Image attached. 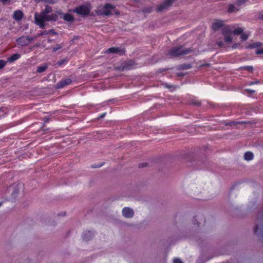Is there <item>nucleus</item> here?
<instances>
[{"label": "nucleus", "mask_w": 263, "mask_h": 263, "mask_svg": "<svg viewBox=\"0 0 263 263\" xmlns=\"http://www.w3.org/2000/svg\"><path fill=\"white\" fill-rule=\"evenodd\" d=\"M52 8L49 6H46L45 9L40 13H35L34 14L35 23L41 28L44 29L46 26V22L55 21L58 20L57 12L52 13Z\"/></svg>", "instance_id": "nucleus-1"}, {"label": "nucleus", "mask_w": 263, "mask_h": 263, "mask_svg": "<svg viewBox=\"0 0 263 263\" xmlns=\"http://www.w3.org/2000/svg\"><path fill=\"white\" fill-rule=\"evenodd\" d=\"M115 10V6L110 4H106L104 6H100L95 10L98 15H109Z\"/></svg>", "instance_id": "nucleus-2"}, {"label": "nucleus", "mask_w": 263, "mask_h": 263, "mask_svg": "<svg viewBox=\"0 0 263 263\" xmlns=\"http://www.w3.org/2000/svg\"><path fill=\"white\" fill-rule=\"evenodd\" d=\"M193 51L192 48L184 49L183 47H174L168 51V54L172 57H177L181 55H186Z\"/></svg>", "instance_id": "nucleus-3"}, {"label": "nucleus", "mask_w": 263, "mask_h": 263, "mask_svg": "<svg viewBox=\"0 0 263 263\" xmlns=\"http://www.w3.org/2000/svg\"><path fill=\"white\" fill-rule=\"evenodd\" d=\"M176 0H163V1L157 6V12H162L167 10L170 7H172L173 4Z\"/></svg>", "instance_id": "nucleus-4"}, {"label": "nucleus", "mask_w": 263, "mask_h": 263, "mask_svg": "<svg viewBox=\"0 0 263 263\" xmlns=\"http://www.w3.org/2000/svg\"><path fill=\"white\" fill-rule=\"evenodd\" d=\"M221 34L224 36V40L227 43H231L233 40L232 36V30L229 26H226L222 28Z\"/></svg>", "instance_id": "nucleus-5"}, {"label": "nucleus", "mask_w": 263, "mask_h": 263, "mask_svg": "<svg viewBox=\"0 0 263 263\" xmlns=\"http://www.w3.org/2000/svg\"><path fill=\"white\" fill-rule=\"evenodd\" d=\"M90 11V9L87 6L81 5L69 11L75 12L80 15H88L89 14Z\"/></svg>", "instance_id": "nucleus-6"}, {"label": "nucleus", "mask_w": 263, "mask_h": 263, "mask_svg": "<svg viewBox=\"0 0 263 263\" xmlns=\"http://www.w3.org/2000/svg\"><path fill=\"white\" fill-rule=\"evenodd\" d=\"M33 40L32 37H29L27 36H22L16 40V42L18 45L21 46H26L29 45Z\"/></svg>", "instance_id": "nucleus-7"}, {"label": "nucleus", "mask_w": 263, "mask_h": 263, "mask_svg": "<svg viewBox=\"0 0 263 263\" xmlns=\"http://www.w3.org/2000/svg\"><path fill=\"white\" fill-rule=\"evenodd\" d=\"M122 214L124 217L131 218L134 215V211L132 208L125 207L122 209Z\"/></svg>", "instance_id": "nucleus-8"}, {"label": "nucleus", "mask_w": 263, "mask_h": 263, "mask_svg": "<svg viewBox=\"0 0 263 263\" xmlns=\"http://www.w3.org/2000/svg\"><path fill=\"white\" fill-rule=\"evenodd\" d=\"M105 53H116L122 55L124 53V50L120 48L114 47L107 49L105 51Z\"/></svg>", "instance_id": "nucleus-9"}, {"label": "nucleus", "mask_w": 263, "mask_h": 263, "mask_svg": "<svg viewBox=\"0 0 263 263\" xmlns=\"http://www.w3.org/2000/svg\"><path fill=\"white\" fill-rule=\"evenodd\" d=\"M57 14L61 15L62 17L67 22H73L74 21L73 16L69 13L64 14L60 11L57 12Z\"/></svg>", "instance_id": "nucleus-10"}, {"label": "nucleus", "mask_w": 263, "mask_h": 263, "mask_svg": "<svg viewBox=\"0 0 263 263\" xmlns=\"http://www.w3.org/2000/svg\"><path fill=\"white\" fill-rule=\"evenodd\" d=\"M254 233L260 238L263 239V226L257 225L254 228Z\"/></svg>", "instance_id": "nucleus-11"}, {"label": "nucleus", "mask_w": 263, "mask_h": 263, "mask_svg": "<svg viewBox=\"0 0 263 263\" xmlns=\"http://www.w3.org/2000/svg\"><path fill=\"white\" fill-rule=\"evenodd\" d=\"M23 16L24 14L21 10L15 11L13 14V18L17 22L20 21L23 18Z\"/></svg>", "instance_id": "nucleus-12"}, {"label": "nucleus", "mask_w": 263, "mask_h": 263, "mask_svg": "<svg viewBox=\"0 0 263 263\" xmlns=\"http://www.w3.org/2000/svg\"><path fill=\"white\" fill-rule=\"evenodd\" d=\"M226 26H224L223 23L222 21H216L212 24V27L214 30H218L219 28H221V29L226 27Z\"/></svg>", "instance_id": "nucleus-13"}, {"label": "nucleus", "mask_w": 263, "mask_h": 263, "mask_svg": "<svg viewBox=\"0 0 263 263\" xmlns=\"http://www.w3.org/2000/svg\"><path fill=\"white\" fill-rule=\"evenodd\" d=\"M71 83V80L70 79H66L64 80L61 81L57 85V88H61L64 86L70 84Z\"/></svg>", "instance_id": "nucleus-14"}, {"label": "nucleus", "mask_w": 263, "mask_h": 263, "mask_svg": "<svg viewBox=\"0 0 263 263\" xmlns=\"http://www.w3.org/2000/svg\"><path fill=\"white\" fill-rule=\"evenodd\" d=\"M262 45V44L260 42H255L246 46L247 48H255L258 47H260Z\"/></svg>", "instance_id": "nucleus-15"}, {"label": "nucleus", "mask_w": 263, "mask_h": 263, "mask_svg": "<svg viewBox=\"0 0 263 263\" xmlns=\"http://www.w3.org/2000/svg\"><path fill=\"white\" fill-rule=\"evenodd\" d=\"M20 57H21L20 54H19L18 53H15V54H13L10 58H9L8 59V62L12 63V62H13L17 60V59H18Z\"/></svg>", "instance_id": "nucleus-16"}, {"label": "nucleus", "mask_w": 263, "mask_h": 263, "mask_svg": "<svg viewBox=\"0 0 263 263\" xmlns=\"http://www.w3.org/2000/svg\"><path fill=\"white\" fill-rule=\"evenodd\" d=\"M245 159L248 161L251 160L253 158V154L252 152H248L245 154Z\"/></svg>", "instance_id": "nucleus-17"}, {"label": "nucleus", "mask_w": 263, "mask_h": 263, "mask_svg": "<svg viewBox=\"0 0 263 263\" xmlns=\"http://www.w3.org/2000/svg\"><path fill=\"white\" fill-rule=\"evenodd\" d=\"M243 31V29L242 28L238 27L233 31H232V34L233 33L234 35H239L242 33Z\"/></svg>", "instance_id": "nucleus-18"}, {"label": "nucleus", "mask_w": 263, "mask_h": 263, "mask_svg": "<svg viewBox=\"0 0 263 263\" xmlns=\"http://www.w3.org/2000/svg\"><path fill=\"white\" fill-rule=\"evenodd\" d=\"M64 46V44H57L54 45V46L52 48L53 52H56L57 51L62 49V48Z\"/></svg>", "instance_id": "nucleus-19"}, {"label": "nucleus", "mask_w": 263, "mask_h": 263, "mask_svg": "<svg viewBox=\"0 0 263 263\" xmlns=\"http://www.w3.org/2000/svg\"><path fill=\"white\" fill-rule=\"evenodd\" d=\"M239 10L238 8H236L234 5H230L228 7V11L229 12H232L237 11Z\"/></svg>", "instance_id": "nucleus-20"}, {"label": "nucleus", "mask_w": 263, "mask_h": 263, "mask_svg": "<svg viewBox=\"0 0 263 263\" xmlns=\"http://www.w3.org/2000/svg\"><path fill=\"white\" fill-rule=\"evenodd\" d=\"M47 68V66L46 65L41 66L37 67L36 71L38 73H42L45 71Z\"/></svg>", "instance_id": "nucleus-21"}, {"label": "nucleus", "mask_w": 263, "mask_h": 263, "mask_svg": "<svg viewBox=\"0 0 263 263\" xmlns=\"http://www.w3.org/2000/svg\"><path fill=\"white\" fill-rule=\"evenodd\" d=\"M91 233L89 231L86 232L83 235V239L85 240H88L91 237Z\"/></svg>", "instance_id": "nucleus-22"}, {"label": "nucleus", "mask_w": 263, "mask_h": 263, "mask_svg": "<svg viewBox=\"0 0 263 263\" xmlns=\"http://www.w3.org/2000/svg\"><path fill=\"white\" fill-rule=\"evenodd\" d=\"M142 11L144 13H149L152 12L153 8L150 7L144 8Z\"/></svg>", "instance_id": "nucleus-23"}, {"label": "nucleus", "mask_w": 263, "mask_h": 263, "mask_svg": "<svg viewBox=\"0 0 263 263\" xmlns=\"http://www.w3.org/2000/svg\"><path fill=\"white\" fill-rule=\"evenodd\" d=\"M192 67V66L190 64H185L180 66V69H188Z\"/></svg>", "instance_id": "nucleus-24"}, {"label": "nucleus", "mask_w": 263, "mask_h": 263, "mask_svg": "<svg viewBox=\"0 0 263 263\" xmlns=\"http://www.w3.org/2000/svg\"><path fill=\"white\" fill-rule=\"evenodd\" d=\"M239 69H244L250 72H252L253 70V67L252 66L241 67L239 68Z\"/></svg>", "instance_id": "nucleus-25"}, {"label": "nucleus", "mask_w": 263, "mask_h": 263, "mask_svg": "<svg viewBox=\"0 0 263 263\" xmlns=\"http://www.w3.org/2000/svg\"><path fill=\"white\" fill-rule=\"evenodd\" d=\"M191 104L196 106H199L201 104L200 102L196 100H191Z\"/></svg>", "instance_id": "nucleus-26"}, {"label": "nucleus", "mask_w": 263, "mask_h": 263, "mask_svg": "<svg viewBox=\"0 0 263 263\" xmlns=\"http://www.w3.org/2000/svg\"><path fill=\"white\" fill-rule=\"evenodd\" d=\"M240 35H241L240 37H241V40L243 41H246L249 37V35L248 34L244 33L243 32Z\"/></svg>", "instance_id": "nucleus-27"}, {"label": "nucleus", "mask_w": 263, "mask_h": 263, "mask_svg": "<svg viewBox=\"0 0 263 263\" xmlns=\"http://www.w3.org/2000/svg\"><path fill=\"white\" fill-rule=\"evenodd\" d=\"M6 64V62L4 60H0V69L3 68Z\"/></svg>", "instance_id": "nucleus-28"}, {"label": "nucleus", "mask_w": 263, "mask_h": 263, "mask_svg": "<svg viewBox=\"0 0 263 263\" xmlns=\"http://www.w3.org/2000/svg\"><path fill=\"white\" fill-rule=\"evenodd\" d=\"M258 219H259L260 221H263V208L260 211L259 216H258Z\"/></svg>", "instance_id": "nucleus-29"}, {"label": "nucleus", "mask_w": 263, "mask_h": 263, "mask_svg": "<svg viewBox=\"0 0 263 263\" xmlns=\"http://www.w3.org/2000/svg\"><path fill=\"white\" fill-rule=\"evenodd\" d=\"M248 0H237L236 2V4L238 6H240L245 4Z\"/></svg>", "instance_id": "nucleus-30"}, {"label": "nucleus", "mask_w": 263, "mask_h": 263, "mask_svg": "<svg viewBox=\"0 0 263 263\" xmlns=\"http://www.w3.org/2000/svg\"><path fill=\"white\" fill-rule=\"evenodd\" d=\"M66 60L65 59L61 60H60V61L58 62L57 64L59 66H61L62 64H64L66 62Z\"/></svg>", "instance_id": "nucleus-31"}, {"label": "nucleus", "mask_w": 263, "mask_h": 263, "mask_svg": "<svg viewBox=\"0 0 263 263\" xmlns=\"http://www.w3.org/2000/svg\"><path fill=\"white\" fill-rule=\"evenodd\" d=\"M217 44L218 45V47L220 48L223 47V43L221 41H217Z\"/></svg>", "instance_id": "nucleus-32"}, {"label": "nucleus", "mask_w": 263, "mask_h": 263, "mask_svg": "<svg viewBox=\"0 0 263 263\" xmlns=\"http://www.w3.org/2000/svg\"><path fill=\"white\" fill-rule=\"evenodd\" d=\"M44 2L50 3V4H54L57 3V0H44Z\"/></svg>", "instance_id": "nucleus-33"}, {"label": "nucleus", "mask_w": 263, "mask_h": 263, "mask_svg": "<svg viewBox=\"0 0 263 263\" xmlns=\"http://www.w3.org/2000/svg\"><path fill=\"white\" fill-rule=\"evenodd\" d=\"M256 53L257 54H262L263 53V49H257V50H256Z\"/></svg>", "instance_id": "nucleus-34"}, {"label": "nucleus", "mask_w": 263, "mask_h": 263, "mask_svg": "<svg viewBox=\"0 0 263 263\" xmlns=\"http://www.w3.org/2000/svg\"><path fill=\"white\" fill-rule=\"evenodd\" d=\"M174 263H183L181 260L178 258L174 260Z\"/></svg>", "instance_id": "nucleus-35"}, {"label": "nucleus", "mask_w": 263, "mask_h": 263, "mask_svg": "<svg viewBox=\"0 0 263 263\" xmlns=\"http://www.w3.org/2000/svg\"><path fill=\"white\" fill-rule=\"evenodd\" d=\"M49 33H51L54 35H57V33L55 32L53 29H51L49 30Z\"/></svg>", "instance_id": "nucleus-36"}, {"label": "nucleus", "mask_w": 263, "mask_h": 263, "mask_svg": "<svg viewBox=\"0 0 263 263\" xmlns=\"http://www.w3.org/2000/svg\"><path fill=\"white\" fill-rule=\"evenodd\" d=\"M210 65H211L210 64L208 63V64H202L200 66H201V67H210Z\"/></svg>", "instance_id": "nucleus-37"}, {"label": "nucleus", "mask_w": 263, "mask_h": 263, "mask_svg": "<svg viewBox=\"0 0 263 263\" xmlns=\"http://www.w3.org/2000/svg\"><path fill=\"white\" fill-rule=\"evenodd\" d=\"M237 123L235 122L234 121H232L229 123H226V125H234L235 124H236Z\"/></svg>", "instance_id": "nucleus-38"}, {"label": "nucleus", "mask_w": 263, "mask_h": 263, "mask_svg": "<svg viewBox=\"0 0 263 263\" xmlns=\"http://www.w3.org/2000/svg\"><path fill=\"white\" fill-rule=\"evenodd\" d=\"M49 33V31H44L41 33L42 35H46Z\"/></svg>", "instance_id": "nucleus-39"}, {"label": "nucleus", "mask_w": 263, "mask_h": 263, "mask_svg": "<svg viewBox=\"0 0 263 263\" xmlns=\"http://www.w3.org/2000/svg\"><path fill=\"white\" fill-rule=\"evenodd\" d=\"M246 91L248 92H250L251 93H253L255 92V91L253 90H251V89H246Z\"/></svg>", "instance_id": "nucleus-40"}, {"label": "nucleus", "mask_w": 263, "mask_h": 263, "mask_svg": "<svg viewBox=\"0 0 263 263\" xmlns=\"http://www.w3.org/2000/svg\"><path fill=\"white\" fill-rule=\"evenodd\" d=\"M258 83H259V82L258 81H254V82H250L249 85H253V84H258Z\"/></svg>", "instance_id": "nucleus-41"}, {"label": "nucleus", "mask_w": 263, "mask_h": 263, "mask_svg": "<svg viewBox=\"0 0 263 263\" xmlns=\"http://www.w3.org/2000/svg\"><path fill=\"white\" fill-rule=\"evenodd\" d=\"M258 18L260 20H263V14H259V16H258Z\"/></svg>", "instance_id": "nucleus-42"}, {"label": "nucleus", "mask_w": 263, "mask_h": 263, "mask_svg": "<svg viewBox=\"0 0 263 263\" xmlns=\"http://www.w3.org/2000/svg\"><path fill=\"white\" fill-rule=\"evenodd\" d=\"M238 46H239V44H234V45L232 46V48H237Z\"/></svg>", "instance_id": "nucleus-43"}, {"label": "nucleus", "mask_w": 263, "mask_h": 263, "mask_svg": "<svg viewBox=\"0 0 263 263\" xmlns=\"http://www.w3.org/2000/svg\"><path fill=\"white\" fill-rule=\"evenodd\" d=\"M177 76H184V74L182 73H177Z\"/></svg>", "instance_id": "nucleus-44"}, {"label": "nucleus", "mask_w": 263, "mask_h": 263, "mask_svg": "<svg viewBox=\"0 0 263 263\" xmlns=\"http://www.w3.org/2000/svg\"><path fill=\"white\" fill-rule=\"evenodd\" d=\"M105 114H103L101 115L100 116V118H103V117L104 116Z\"/></svg>", "instance_id": "nucleus-45"}, {"label": "nucleus", "mask_w": 263, "mask_h": 263, "mask_svg": "<svg viewBox=\"0 0 263 263\" xmlns=\"http://www.w3.org/2000/svg\"><path fill=\"white\" fill-rule=\"evenodd\" d=\"M35 2H39L41 1H44V0H34Z\"/></svg>", "instance_id": "nucleus-46"}, {"label": "nucleus", "mask_w": 263, "mask_h": 263, "mask_svg": "<svg viewBox=\"0 0 263 263\" xmlns=\"http://www.w3.org/2000/svg\"><path fill=\"white\" fill-rule=\"evenodd\" d=\"M238 123L243 124V123H245V122L242 121V122H239Z\"/></svg>", "instance_id": "nucleus-47"}, {"label": "nucleus", "mask_w": 263, "mask_h": 263, "mask_svg": "<svg viewBox=\"0 0 263 263\" xmlns=\"http://www.w3.org/2000/svg\"><path fill=\"white\" fill-rule=\"evenodd\" d=\"M0 111L4 112L3 108H0Z\"/></svg>", "instance_id": "nucleus-48"}, {"label": "nucleus", "mask_w": 263, "mask_h": 263, "mask_svg": "<svg viewBox=\"0 0 263 263\" xmlns=\"http://www.w3.org/2000/svg\"><path fill=\"white\" fill-rule=\"evenodd\" d=\"M131 63L130 64V65H132L134 64V63L132 61L130 62Z\"/></svg>", "instance_id": "nucleus-49"}, {"label": "nucleus", "mask_w": 263, "mask_h": 263, "mask_svg": "<svg viewBox=\"0 0 263 263\" xmlns=\"http://www.w3.org/2000/svg\"><path fill=\"white\" fill-rule=\"evenodd\" d=\"M35 46L39 47L40 46V44H36Z\"/></svg>", "instance_id": "nucleus-50"}, {"label": "nucleus", "mask_w": 263, "mask_h": 263, "mask_svg": "<svg viewBox=\"0 0 263 263\" xmlns=\"http://www.w3.org/2000/svg\"><path fill=\"white\" fill-rule=\"evenodd\" d=\"M48 42H51V40L50 39H48Z\"/></svg>", "instance_id": "nucleus-51"}, {"label": "nucleus", "mask_w": 263, "mask_h": 263, "mask_svg": "<svg viewBox=\"0 0 263 263\" xmlns=\"http://www.w3.org/2000/svg\"><path fill=\"white\" fill-rule=\"evenodd\" d=\"M166 86L167 87H168V86L167 85H166Z\"/></svg>", "instance_id": "nucleus-52"}, {"label": "nucleus", "mask_w": 263, "mask_h": 263, "mask_svg": "<svg viewBox=\"0 0 263 263\" xmlns=\"http://www.w3.org/2000/svg\"><path fill=\"white\" fill-rule=\"evenodd\" d=\"M48 119H47L46 121V122H48Z\"/></svg>", "instance_id": "nucleus-53"}, {"label": "nucleus", "mask_w": 263, "mask_h": 263, "mask_svg": "<svg viewBox=\"0 0 263 263\" xmlns=\"http://www.w3.org/2000/svg\"><path fill=\"white\" fill-rule=\"evenodd\" d=\"M1 205V203H0V206Z\"/></svg>", "instance_id": "nucleus-54"}]
</instances>
